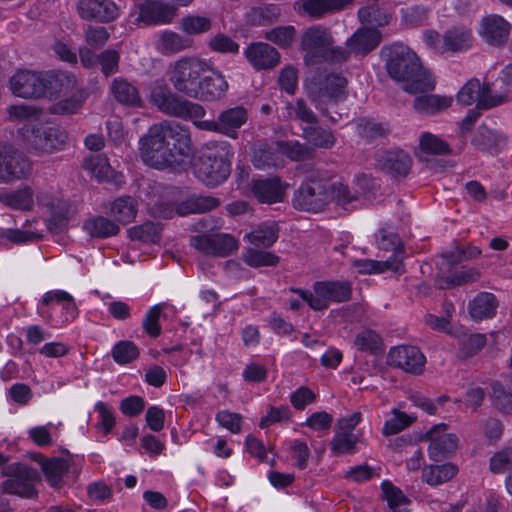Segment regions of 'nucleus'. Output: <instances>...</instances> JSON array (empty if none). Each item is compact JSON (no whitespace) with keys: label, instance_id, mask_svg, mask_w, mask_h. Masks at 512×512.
Listing matches in <instances>:
<instances>
[{"label":"nucleus","instance_id":"1","mask_svg":"<svg viewBox=\"0 0 512 512\" xmlns=\"http://www.w3.org/2000/svg\"><path fill=\"white\" fill-rule=\"evenodd\" d=\"M139 151L142 161L149 167L185 171L193 155L190 131L174 121L154 124L140 137Z\"/></svg>","mask_w":512,"mask_h":512},{"label":"nucleus","instance_id":"2","mask_svg":"<svg viewBox=\"0 0 512 512\" xmlns=\"http://www.w3.org/2000/svg\"><path fill=\"white\" fill-rule=\"evenodd\" d=\"M150 102L170 117L191 120L202 130L218 132L231 138H237V130L248 119L246 109L236 106L222 111L216 120H201L206 114L204 107L173 93L164 83H155L152 87Z\"/></svg>","mask_w":512,"mask_h":512},{"label":"nucleus","instance_id":"3","mask_svg":"<svg viewBox=\"0 0 512 512\" xmlns=\"http://www.w3.org/2000/svg\"><path fill=\"white\" fill-rule=\"evenodd\" d=\"M381 58L390 78L406 83V92L417 94L434 89L430 73L423 69L417 54L403 43L383 46Z\"/></svg>","mask_w":512,"mask_h":512},{"label":"nucleus","instance_id":"4","mask_svg":"<svg viewBox=\"0 0 512 512\" xmlns=\"http://www.w3.org/2000/svg\"><path fill=\"white\" fill-rule=\"evenodd\" d=\"M12 93L24 99L57 97L75 85L73 75L64 71L20 69L9 80Z\"/></svg>","mask_w":512,"mask_h":512},{"label":"nucleus","instance_id":"5","mask_svg":"<svg viewBox=\"0 0 512 512\" xmlns=\"http://www.w3.org/2000/svg\"><path fill=\"white\" fill-rule=\"evenodd\" d=\"M346 77L339 72H324L316 75L307 86V95L315 108L332 124L338 123L341 113L338 104L347 97Z\"/></svg>","mask_w":512,"mask_h":512},{"label":"nucleus","instance_id":"6","mask_svg":"<svg viewBox=\"0 0 512 512\" xmlns=\"http://www.w3.org/2000/svg\"><path fill=\"white\" fill-rule=\"evenodd\" d=\"M234 152L228 141H209L193 164L196 177L206 186L223 183L231 173Z\"/></svg>","mask_w":512,"mask_h":512},{"label":"nucleus","instance_id":"7","mask_svg":"<svg viewBox=\"0 0 512 512\" xmlns=\"http://www.w3.org/2000/svg\"><path fill=\"white\" fill-rule=\"evenodd\" d=\"M27 150L35 155L52 154L66 144V132L55 125L26 122L19 129Z\"/></svg>","mask_w":512,"mask_h":512},{"label":"nucleus","instance_id":"8","mask_svg":"<svg viewBox=\"0 0 512 512\" xmlns=\"http://www.w3.org/2000/svg\"><path fill=\"white\" fill-rule=\"evenodd\" d=\"M333 199V185L316 174L308 176L294 191L293 207L300 211L318 213Z\"/></svg>","mask_w":512,"mask_h":512},{"label":"nucleus","instance_id":"9","mask_svg":"<svg viewBox=\"0 0 512 512\" xmlns=\"http://www.w3.org/2000/svg\"><path fill=\"white\" fill-rule=\"evenodd\" d=\"M291 291L316 311L327 309L330 302H346L352 295L351 284L347 281H317L313 284V292L301 288H292Z\"/></svg>","mask_w":512,"mask_h":512},{"label":"nucleus","instance_id":"10","mask_svg":"<svg viewBox=\"0 0 512 512\" xmlns=\"http://www.w3.org/2000/svg\"><path fill=\"white\" fill-rule=\"evenodd\" d=\"M208 69L205 61L197 58H182L175 62L170 82L175 90L190 98H197L202 74Z\"/></svg>","mask_w":512,"mask_h":512},{"label":"nucleus","instance_id":"11","mask_svg":"<svg viewBox=\"0 0 512 512\" xmlns=\"http://www.w3.org/2000/svg\"><path fill=\"white\" fill-rule=\"evenodd\" d=\"M31 171L28 157L12 145L0 147V184L27 177Z\"/></svg>","mask_w":512,"mask_h":512},{"label":"nucleus","instance_id":"12","mask_svg":"<svg viewBox=\"0 0 512 512\" xmlns=\"http://www.w3.org/2000/svg\"><path fill=\"white\" fill-rule=\"evenodd\" d=\"M457 101L464 106L477 103V108L490 109L503 104L506 96H493L489 85L481 84L478 79L472 78L458 92Z\"/></svg>","mask_w":512,"mask_h":512},{"label":"nucleus","instance_id":"13","mask_svg":"<svg viewBox=\"0 0 512 512\" xmlns=\"http://www.w3.org/2000/svg\"><path fill=\"white\" fill-rule=\"evenodd\" d=\"M387 363L406 373L420 375L424 371L426 357L416 346L400 345L389 350Z\"/></svg>","mask_w":512,"mask_h":512},{"label":"nucleus","instance_id":"14","mask_svg":"<svg viewBox=\"0 0 512 512\" xmlns=\"http://www.w3.org/2000/svg\"><path fill=\"white\" fill-rule=\"evenodd\" d=\"M190 245L207 255L226 257L237 250V240L229 234H202L192 236Z\"/></svg>","mask_w":512,"mask_h":512},{"label":"nucleus","instance_id":"15","mask_svg":"<svg viewBox=\"0 0 512 512\" xmlns=\"http://www.w3.org/2000/svg\"><path fill=\"white\" fill-rule=\"evenodd\" d=\"M40 482L37 470L26 465H19L15 474L3 482V490L24 498L36 496L35 484Z\"/></svg>","mask_w":512,"mask_h":512},{"label":"nucleus","instance_id":"16","mask_svg":"<svg viewBox=\"0 0 512 512\" xmlns=\"http://www.w3.org/2000/svg\"><path fill=\"white\" fill-rule=\"evenodd\" d=\"M220 200L216 197L206 195H192L179 203L175 210L169 205H160L158 207L159 216L171 218L174 213L179 216H186L193 213H205L217 208Z\"/></svg>","mask_w":512,"mask_h":512},{"label":"nucleus","instance_id":"17","mask_svg":"<svg viewBox=\"0 0 512 512\" xmlns=\"http://www.w3.org/2000/svg\"><path fill=\"white\" fill-rule=\"evenodd\" d=\"M377 167L393 179L405 178L412 168L411 156L402 149L384 151L376 158Z\"/></svg>","mask_w":512,"mask_h":512},{"label":"nucleus","instance_id":"18","mask_svg":"<svg viewBox=\"0 0 512 512\" xmlns=\"http://www.w3.org/2000/svg\"><path fill=\"white\" fill-rule=\"evenodd\" d=\"M79 16L84 20L109 23L119 16V8L112 0H79Z\"/></svg>","mask_w":512,"mask_h":512},{"label":"nucleus","instance_id":"19","mask_svg":"<svg viewBox=\"0 0 512 512\" xmlns=\"http://www.w3.org/2000/svg\"><path fill=\"white\" fill-rule=\"evenodd\" d=\"M333 43L334 39L327 28L321 25L307 28L301 39V48L307 52L305 60L311 57L314 62H320L321 53Z\"/></svg>","mask_w":512,"mask_h":512},{"label":"nucleus","instance_id":"20","mask_svg":"<svg viewBox=\"0 0 512 512\" xmlns=\"http://www.w3.org/2000/svg\"><path fill=\"white\" fill-rule=\"evenodd\" d=\"M251 66L257 70H271L280 63V53L276 48L265 42L251 43L244 51Z\"/></svg>","mask_w":512,"mask_h":512},{"label":"nucleus","instance_id":"21","mask_svg":"<svg viewBox=\"0 0 512 512\" xmlns=\"http://www.w3.org/2000/svg\"><path fill=\"white\" fill-rule=\"evenodd\" d=\"M176 15V8L157 0H146L139 6L138 21L148 26L170 23Z\"/></svg>","mask_w":512,"mask_h":512},{"label":"nucleus","instance_id":"22","mask_svg":"<svg viewBox=\"0 0 512 512\" xmlns=\"http://www.w3.org/2000/svg\"><path fill=\"white\" fill-rule=\"evenodd\" d=\"M353 0H298L294 4L299 15L310 19H321L327 14H332L345 8Z\"/></svg>","mask_w":512,"mask_h":512},{"label":"nucleus","instance_id":"23","mask_svg":"<svg viewBox=\"0 0 512 512\" xmlns=\"http://www.w3.org/2000/svg\"><path fill=\"white\" fill-rule=\"evenodd\" d=\"M511 24L499 15H489L482 19L481 35L483 39L493 46H501L508 40Z\"/></svg>","mask_w":512,"mask_h":512},{"label":"nucleus","instance_id":"24","mask_svg":"<svg viewBox=\"0 0 512 512\" xmlns=\"http://www.w3.org/2000/svg\"><path fill=\"white\" fill-rule=\"evenodd\" d=\"M472 144L481 152L497 155L506 146L507 137L497 130L481 125L472 138Z\"/></svg>","mask_w":512,"mask_h":512},{"label":"nucleus","instance_id":"25","mask_svg":"<svg viewBox=\"0 0 512 512\" xmlns=\"http://www.w3.org/2000/svg\"><path fill=\"white\" fill-rule=\"evenodd\" d=\"M381 32L376 28H359L346 40V46L354 53L367 55L381 42Z\"/></svg>","mask_w":512,"mask_h":512},{"label":"nucleus","instance_id":"26","mask_svg":"<svg viewBox=\"0 0 512 512\" xmlns=\"http://www.w3.org/2000/svg\"><path fill=\"white\" fill-rule=\"evenodd\" d=\"M229 88V84L219 71H212L211 75L201 78V85L197 100L214 102L222 99Z\"/></svg>","mask_w":512,"mask_h":512},{"label":"nucleus","instance_id":"27","mask_svg":"<svg viewBox=\"0 0 512 512\" xmlns=\"http://www.w3.org/2000/svg\"><path fill=\"white\" fill-rule=\"evenodd\" d=\"M252 193L261 203L280 202L284 196V188L279 177L257 179L252 183Z\"/></svg>","mask_w":512,"mask_h":512},{"label":"nucleus","instance_id":"28","mask_svg":"<svg viewBox=\"0 0 512 512\" xmlns=\"http://www.w3.org/2000/svg\"><path fill=\"white\" fill-rule=\"evenodd\" d=\"M193 40L171 30H164L158 34L157 50L163 55L170 56L192 47Z\"/></svg>","mask_w":512,"mask_h":512},{"label":"nucleus","instance_id":"29","mask_svg":"<svg viewBox=\"0 0 512 512\" xmlns=\"http://www.w3.org/2000/svg\"><path fill=\"white\" fill-rule=\"evenodd\" d=\"M497 307L496 296L489 292L478 293L468 305L469 314L476 321L494 317Z\"/></svg>","mask_w":512,"mask_h":512},{"label":"nucleus","instance_id":"30","mask_svg":"<svg viewBox=\"0 0 512 512\" xmlns=\"http://www.w3.org/2000/svg\"><path fill=\"white\" fill-rule=\"evenodd\" d=\"M48 211L51 214L47 224L48 229L56 234L63 232L67 228L69 220L75 214L74 207L63 199L54 201V204Z\"/></svg>","mask_w":512,"mask_h":512},{"label":"nucleus","instance_id":"31","mask_svg":"<svg viewBox=\"0 0 512 512\" xmlns=\"http://www.w3.org/2000/svg\"><path fill=\"white\" fill-rule=\"evenodd\" d=\"M283 116L288 121L305 123L307 126L318 124L319 122L318 116L303 98L287 102L283 108Z\"/></svg>","mask_w":512,"mask_h":512},{"label":"nucleus","instance_id":"32","mask_svg":"<svg viewBox=\"0 0 512 512\" xmlns=\"http://www.w3.org/2000/svg\"><path fill=\"white\" fill-rule=\"evenodd\" d=\"M302 138L306 140L310 147L314 150L331 149L336 144L334 133L327 128L312 124L302 129Z\"/></svg>","mask_w":512,"mask_h":512},{"label":"nucleus","instance_id":"33","mask_svg":"<svg viewBox=\"0 0 512 512\" xmlns=\"http://www.w3.org/2000/svg\"><path fill=\"white\" fill-rule=\"evenodd\" d=\"M279 237V227L276 222H263L246 235L248 241L255 247L269 248Z\"/></svg>","mask_w":512,"mask_h":512},{"label":"nucleus","instance_id":"34","mask_svg":"<svg viewBox=\"0 0 512 512\" xmlns=\"http://www.w3.org/2000/svg\"><path fill=\"white\" fill-rule=\"evenodd\" d=\"M276 146L282 155L295 162L311 160L315 155L312 147L298 140H279Z\"/></svg>","mask_w":512,"mask_h":512},{"label":"nucleus","instance_id":"35","mask_svg":"<svg viewBox=\"0 0 512 512\" xmlns=\"http://www.w3.org/2000/svg\"><path fill=\"white\" fill-rule=\"evenodd\" d=\"M447 425L444 423L432 426L425 433V440L429 441V448H458L459 437L454 433L447 432Z\"/></svg>","mask_w":512,"mask_h":512},{"label":"nucleus","instance_id":"36","mask_svg":"<svg viewBox=\"0 0 512 512\" xmlns=\"http://www.w3.org/2000/svg\"><path fill=\"white\" fill-rule=\"evenodd\" d=\"M445 51L461 52L472 45V34L464 27H452L443 34Z\"/></svg>","mask_w":512,"mask_h":512},{"label":"nucleus","instance_id":"37","mask_svg":"<svg viewBox=\"0 0 512 512\" xmlns=\"http://www.w3.org/2000/svg\"><path fill=\"white\" fill-rule=\"evenodd\" d=\"M0 202L17 210H32L34 205V192L29 186L21 189L0 193Z\"/></svg>","mask_w":512,"mask_h":512},{"label":"nucleus","instance_id":"38","mask_svg":"<svg viewBox=\"0 0 512 512\" xmlns=\"http://www.w3.org/2000/svg\"><path fill=\"white\" fill-rule=\"evenodd\" d=\"M252 163L257 169H278L284 166L280 151L268 145H262L253 153Z\"/></svg>","mask_w":512,"mask_h":512},{"label":"nucleus","instance_id":"39","mask_svg":"<svg viewBox=\"0 0 512 512\" xmlns=\"http://www.w3.org/2000/svg\"><path fill=\"white\" fill-rule=\"evenodd\" d=\"M137 206V200L132 196H120L111 203L110 213L119 223L127 224L134 220Z\"/></svg>","mask_w":512,"mask_h":512},{"label":"nucleus","instance_id":"40","mask_svg":"<svg viewBox=\"0 0 512 512\" xmlns=\"http://www.w3.org/2000/svg\"><path fill=\"white\" fill-rule=\"evenodd\" d=\"M111 93L114 98L123 105L131 107L141 105V97L138 89L122 78L115 79L112 82Z\"/></svg>","mask_w":512,"mask_h":512},{"label":"nucleus","instance_id":"41","mask_svg":"<svg viewBox=\"0 0 512 512\" xmlns=\"http://www.w3.org/2000/svg\"><path fill=\"white\" fill-rule=\"evenodd\" d=\"M400 257V254H396L393 258H387L385 261L370 259L356 260L354 265L359 269V273L362 274L382 273L386 270L401 273Z\"/></svg>","mask_w":512,"mask_h":512},{"label":"nucleus","instance_id":"42","mask_svg":"<svg viewBox=\"0 0 512 512\" xmlns=\"http://www.w3.org/2000/svg\"><path fill=\"white\" fill-rule=\"evenodd\" d=\"M84 230L94 238H108L119 233V226L112 220L97 216L88 219L83 225Z\"/></svg>","mask_w":512,"mask_h":512},{"label":"nucleus","instance_id":"43","mask_svg":"<svg viewBox=\"0 0 512 512\" xmlns=\"http://www.w3.org/2000/svg\"><path fill=\"white\" fill-rule=\"evenodd\" d=\"M281 14V9L275 4H265L252 7L246 14L247 22L254 26L271 25Z\"/></svg>","mask_w":512,"mask_h":512},{"label":"nucleus","instance_id":"44","mask_svg":"<svg viewBox=\"0 0 512 512\" xmlns=\"http://www.w3.org/2000/svg\"><path fill=\"white\" fill-rule=\"evenodd\" d=\"M35 457H40V464L43 473L45 474L48 482L53 487H59L62 484L63 475L68 470V462L63 458H53L50 460L44 459L39 454H33Z\"/></svg>","mask_w":512,"mask_h":512},{"label":"nucleus","instance_id":"45","mask_svg":"<svg viewBox=\"0 0 512 512\" xmlns=\"http://www.w3.org/2000/svg\"><path fill=\"white\" fill-rule=\"evenodd\" d=\"M354 345L358 350L372 355L384 352V343L381 336L374 330L364 329L354 339Z\"/></svg>","mask_w":512,"mask_h":512},{"label":"nucleus","instance_id":"46","mask_svg":"<svg viewBox=\"0 0 512 512\" xmlns=\"http://www.w3.org/2000/svg\"><path fill=\"white\" fill-rule=\"evenodd\" d=\"M452 98L435 94L416 97L413 107L416 111L426 114H436L451 106Z\"/></svg>","mask_w":512,"mask_h":512},{"label":"nucleus","instance_id":"47","mask_svg":"<svg viewBox=\"0 0 512 512\" xmlns=\"http://www.w3.org/2000/svg\"><path fill=\"white\" fill-rule=\"evenodd\" d=\"M457 473V467L451 463L431 464L423 470V479L432 486H437L452 479Z\"/></svg>","mask_w":512,"mask_h":512},{"label":"nucleus","instance_id":"48","mask_svg":"<svg viewBox=\"0 0 512 512\" xmlns=\"http://www.w3.org/2000/svg\"><path fill=\"white\" fill-rule=\"evenodd\" d=\"M388 131L389 129L386 124L377 122L371 118H360L357 121V133L368 143L385 137Z\"/></svg>","mask_w":512,"mask_h":512},{"label":"nucleus","instance_id":"49","mask_svg":"<svg viewBox=\"0 0 512 512\" xmlns=\"http://www.w3.org/2000/svg\"><path fill=\"white\" fill-rule=\"evenodd\" d=\"M161 231L162 227L159 223L145 222L142 225L128 229L127 232L131 240H137L143 243H156L160 239Z\"/></svg>","mask_w":512,"mask_h":512},{"label":"nucleus","instance_id":"50","mask_svg":"<svg viewBox=\"0 0 512 512\" xmlns=\"http://www.w3.org/2000/svg\"><path fill=\"white\" fill-rule=\"evenodd\" d=\"M139 354L138 346L129 340L118 341L111 349V356L119 365L132 363L139 357Z\"/></svg>","mask_w":512,"mask_h":512},{"label":"nucleus","instance_id":"51","mask_svg":"<svg viewBox=\"0 0 512 512\" xmlns=\"http://www.w3.org/2000/svg\"><path fill=\"white\" fill-rule=\"evenodd\" d=\"M419 147L420 151L425 154L447 155L451 152L450 146L447 142L430 132H424L421 134L419 138Z\"/></svg>","mask_w":512,"mask_h":512},{"label":"nucleus","instance_id":"52","mask_svg":"<svg viewBox=\"0 0 512 512\" xmlns=\"http://www.w3.org/2000/svg\"><path fill=\"white\" fill-rule=\"evenodd\" d=\"M377 244L380 249L392 251V255L389 258H393L396 254L401 255V272H403L404 247L398 235L381 229L377 235Z\"/></svg>","mask_w":512,"mask_h":512},{"label":"nucleus","instance_id":"53","mask_svg":"<svg viewBox=\"0 0 512 512\" xmlns=\"http://www.w3.org/2000/svg\"><path fill=\"white\" fill-rule=\"evenodd\" d=\"M83 167L98 180L107 179L111 172L108 159L103 154H95L85 157Z\"/></svg>","mask_w":512,"mask_h":512},{"label":"nucleus","instance_id":"54","mask_svg":"<svg viewBox=\"0 0 512 512\" xmlns=\"http://www.w3.org/2000/svg\"><path fill=\"white\" fill-rule=\"evenodd\" d=\"M296 30L294 26H279L266 31L264 37L266 40L278 45L281 48H289L295 38Z\"/></svg>","mask_w":512,"mask_h":512},{"label":"nucleus","instance_id":"55","mask_svg":"<svg viewBox=\"0 0 512 512\" xmlns=\"http://www.w3.org/2000/svg\"><path fill=\"white\" fill-rule=\"evenodd\" d=\"M414 420L415 418L405 412L394 409L391 418L385 421L382 432L386 436L397 434L410 426Z\"/></svg>","mask_w":512,"mask_h":512},{"label":"nucleus","instance_id":"56","mask_svg":"<svg viewBox=\"0 0 512 512\" xmlns=\"http://www.w3.org/2000/svg\"><path fill=\"white\" fill-rule=\"evenodd\" d=\"M279 256L272 252L257 249H248L244 255V261L250 267L276 266L279 263Z\"/></svg>","mask_w":512,"mask_h":512},{"label":"nucleus","instance_id":"57","mask_svg":"<svg viewBox=\"0 0 512 512\" xmlns=\"http://www.w3.org/2000/svg\"><path fill=\"white\" fill-rule=\"evenodd\" d=\"M493 405L503 413L512 414V393L506 391L500 382L491 384Z\"/></svg>","mask_w":512,"mask_h":512},{"label":"nucleus","instance_id":"58","mask_svg":"<svg viewBox=\"0 0 512 512\" xmlns=\"http://www.w3.org/2000/svg\"><path fill=\"white\" fill-rule=\"evenodd\" d=\"M180 28L188 35H197L211 29V20L204 16L189 15L182 18Z\"/></svg>","mask_w":512,"mask_h":512},{"label":"nucleus","instance_id":"59","mask_svg":"<svg viewBox=\"0 0 512 512\" xmlns=\"http://www.w3.org/2000/svg\"><path fill=\"white\" fill-rule=\"evenodd\" d=\"M382 492L384 498L387 500L389 507L396 511L402 505L408 503L407 497L403 494V492L394 486L391 482L385 480L381 484Z\"/></svg>","mask_w":512,"mask_h":512},{"label":"nucleus","instance_id":"60","mask_svg":"<svg viewBox=\"0 0 512 512\" xmlns=\"http://www.w3.org/2000/svg\"><path fill=\"white\" fill-rule=\"evenodd\" d=\"M160 315V305H154L146 312L143 319L142 328L152 338H156L161 334V326L159 324Z\"/></svg>","mask_w":512,"mask_h":512},{"label":"nucleus","instance_id":"61","mask_svg":"<svg viewBox=\"0 0 512 512\" xmlns=\"http://www.w3.org/2000/svg\"><path fill=\"white\" fill-rule=\"evenodd\" d=\"M490 471L494 474H503L512 468V450H498L490 458Z\"/></svg>","mask_w":512,"mask_h":512},{"label":"nucleus","instance_id":"62","mask_svg":"<svg viewBox=\"0 0 512 512\" xmlns=\"http://www.w3.org/2000/svg\"><path fill=\"white\" fill-rule=\"evenodd\" d=\"M82 96L73 94L69 98H65L57 103H54L51 108L50 112L53 114H73L78 111V109L82 106Z\"/></svg>","mask_w":512,"mask_h":512},{"label":"nucleus","instance_id":"63","mask_svg":"<svg viewBox=\"0 0 512 512\" xmlns=\"http://www.w3.org/2000/svg\"><path fill=\"white\" fill-rule=\"evenodd\" d=\"M95 411L99 413L98 427L105 434L110 433L116 424L113 410L106 403L99 401L95 404Z\"/></svg>","mask_w":512,"mask_h":512},{"label":"nucleus","instance_id":"64","mask_svg":"<svg viewBox=\"0 0 512 512\" xmlns=\"http://www.w3.org/2000/svg\"><path fill=\"white\" fill-rule=\"evenodd\" d=\"M481 429L488 445H495L503 434L504 426L500 420L488 418L482 422Z\"/></svg>","mask_w":512,"mask_h":512}]
</instances>
